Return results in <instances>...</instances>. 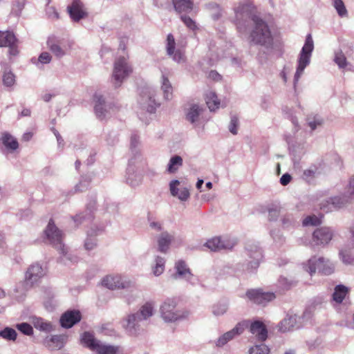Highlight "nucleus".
<instances>
[{
  "label": "nucleus",
  "mask_w": 354,
  "mask_h": 354,
  "mask_svg": "<svg viewBox=\"0 0 354 354\" xmlns=\"http://www.w3.org/2000/svg\"><path fill=\"white\" fill-rule=\"evenodd\" d=\"M245 326H247L245 322L239 323L232 330L225 333L218 338L216 342V346H223L230 340L233 339L236 335L242 333L244 330Z\"/></svg>",
  "instance_id": "16"
},
{
  "label": "nucleus",
  "mask_w": 354,
  "mask_h": 354,
  "mask_svg": "<svg viewBox=\"0 0 354 354\" xmlns=\"http://www.w3.org/2000/svg\"><path fill=\"white\" fill-rule=\"evenodd\" d=\"M206 104L211 111H214L220 106V100L218 99L216 93L209 91L205 96Z\"/></svg>",
  "instance_id": "27"
},
{
  "label": "nucleus",
  "mask_w": 354,
  "mask_h": 354,
  "mask_svg": "<svg viewBox=\"0 0 354 354\" xmlns=\"http://www.w3.org/2000/svg\"><path fill=\"white\" fill-rule=\"evenodd\" d=\"M278 282L279 286L283 290H288L293 285V282L286 277H280Z\"/></svg>",
  "instance_id": "47"
},
{
  "label": "nucleus",
  "mask_w": 354,
  "mask_h": 354,
  "mask_svg": "<svg viewBox=\"0 0 354 354\" xmlns=\"http://www.w3.org/2000/svg\"><path fill=\"white\" fill-rule=\"evenodd\" d=\"M339 255L344 263L350 265L354 264V257L351 255L350 252H348L347 251L341 250L339 252Z\"/></svg>",
  "instance_id": "45"
},
{
  "label": "nucleus",
  "mask_w": 354,
  "mask_h": 354,
  "mask_svg": "<svg viewBox=\"0 0 354 354\" xmlns=\"http://www.w3.org/2000/svg\"><path fill=\"white\" fill-rule=\"evenodd\" d=\"M1 142L8 150L15 151L19 147L17 139L8 133L2 134Z\"/></svg>",
  "instance_id": "25"
},
{
  "label": "nucleus",
  "mask_w": 354,
  "mask_h": 354,
  "mask_svg": "<svg viewBox=\"0 0 354 354\" xmlns=\"http://www.w3.org/2000/svg\"><path fill=\"white\" fill-rule=\"evenodd\" d=\"M174 240V237L168 232L162 233L158 239V250L161 252H166Z\"/></svg>",
  "instance_id": "22"
},
{
  "label": "nucleus",
  "mask_w": 354,
  "mask_h": 354,
  "mask_svg": "<svg viewBox=\"0 0 354 354\" xmlns=\"http://www.w3.org/2000/svg\"><path fill=\"white\" fill-rule=\"evenodd\" d=\"M314 48L313 41L312 36L309 34L307 35L305 44L301 49L300 57L299 59V64L297 71L295 75V80H298L300 77L304 70L310 62V57L311 53Z\"/></svg>",
  "instance_id": "3"
},
{
  "label": "nucleus",
  "mask_w": 354,
  "mask_h": 354,
  "mask_svg": "<svg viewBox=\"0 0 354 354\" xmlns=\"http://www.w3.org/2000/svg\"><path fill=\"white\" fill-rule=\"evenodd\" d=\"M321 124H322L321 122L314 121V122H309V126L310 127L312 130H315L317 125H321Z\"/></svg>",
  "instance_id": "58"
},
{
  "label": "nucleus",
  "mask_w": 354,
  "mask_h": 354,
  "mask_svg": "<svg viewBox=\"0 0 354 354\" xmlns=\"http://www.w3.org/2000/svg\"><path fill=\"white\" fill-rule=\"evenodd\" d=\"M17 328L23 334L26 335H31L33 333L32 327L27 323L18 324L16 326Z\"/></svg>",
  "instance_id": "42"
},
{
  "label": "nucleus",
  "mask_w": 354,
  "mask_h": 354,
  "mask_svg": "<svg viewBox=\"0 0 354 354\" xmlns=\"http://www.w3.org/2000/svg\"><path fill=\"white\" fill-rule=\"evenodd\" d=\"M165 268V261L161 257H158L156 259V264L153 268V272L156 276H158L162 274L164 271Z\"/></svg>",
  "instance_id": "43"
},
{
  "label": "nucleus",
  "mask_w": 354,
  "mask_h": 354,
  "mask_svg": "<svg viewBox=\"0 0 354 354\" xmlns=\"http://www.w3.org/2000/svg\"><path fill=\"white\" fill-rule=\"evenodd\" d=\"M177 301L176 299H167L160 308L161 316L165 322H175L182 315L176 310Z\"/></svg>",
  "instance_id": "6"
},
{
  "label": "nucleus",
  "mask_w": 354,
  "mask_h": 354,
  "mask_svg": "<svg viewBox=\"0 0 354 354\" xmlns=\"http://www.w3.org/2000/svg\"><path fill=\"white\" fill-rule=\"evenodd\" d=\"M47 45L50 50L58 57L64 56L66 52L71 48L70 42H68L67 47L64 44V40L57 39L55 37H50L48 38Z\"/></svg>",
  "instance_id": "11"
},
{
  "label": "nucleus",
  "mask_w": 354,
  "mask_h": 354,
  "mask_svg": "<svg viewBox=\"0 0 354 354\" xmlns=\"http://www.w3.org/2000/svg\"><path fill=\"white\" fill-rule=\"evenodd\" d=\"M162 89L163 91L165 99H170L172 95V86L169 80L165 76L162 77Z\"/></svg>",
  "instance_id": "36"
},
{
  "label": "nucleus",
  "mask_w": 354,
  "mask_h": 354,
  "mask_svg": "<svg viewBox=\"0 0 354 354\" xmlns=\"http://www.w3.org/2000/svg\"><path fill=\"white\" fill-rule=\"evenodd\" d=\"M172 3L176 11L179 13L189 12L194 7L193 0H172Z\"/></svg>",
  "instance_id": "21"
},
{
  "label": "nucleus",
  "mask_w": 354,
  "mask_h": 354,
  "mask_svg": "<svg viewBox=\"0 0 354 354\" xmlns=\"http://www.w3.org/2000/svg\"><path fill=\"white\" fill-rule=\"evenodd\" d=\"M179 181L176 180L170 183V191L173 196H177L181 201H187L189 197V192L187 188L178 189Z\"/></svg>",
  "instance_id": "20"
},
{
  "label": "nucleus",
  "mask_w": 354,
  "mask_h": 354,
  "mask_svg": "<svg viewBox=\"0 0 354 354\" xmlns=\"http://www.w3.org/2000/svg\"><path fill=\"white\" fill-rule=\"evenodd\" d=\"M278 214H279V212L278 210L277 209H272L269 212V216H270V219H272V217L274 216H278Z\"/></svg>",
  "instance_id": "59"
},
{
  "label": "nucleus",
  "mask_w": 354,
  "mask_h": 354,
  "mask_svg": "<svg viewBox=\"0 0 354 354\" xmlns=\"http://www.w3.org/2000/svg\"><path fill=\"white\" fill-rule=\"evenodd\" d=\"M202 111L197 104L192 105L187 113L186 119L191 123H194L198 120Z\"/></svg>",
  "instance_id": "29"
},
{
  "label": "nucleus",
  "mask_w": 354,
  "mask_h": 354,
  "mask_svg": "<svg viewBox=\"0 0 354 354\" xmlns=\"http://www.w3.org/2000/svg\"><path fill=\"white\" fill-rule=\"evenodd\" d=\"M254 27L250 35V42L254 44L266 45L272 41V37L270 28L262 19L257 16H253L252 18Z\"/></svg>",
  "instance_id": "1"
},
{
  "label": "nucleus",
  "mask_w": 354,
  "mask_h": 354,
  "mask_svg": "<svg viewBox=\"0 0 354 354\" xmlns=\"http://www.w3.org/2000/svg\"><path fill=\"white\" fill-rule=\"evenodd\" d=\"M348 188H347L346 193L348 196H335L333 198H330L329 201H327L326 204H322L321 206V209H323L324 212H328L329 211H332L333 209H337L342 207L348 200H354V198H351L350 194L348 193Z\"/></svg>",
  "instance_id": "14"
},
{
  "label": "nucleus",
  "mask_w": 354,
  "mask_h": 354,
  "mask_svg": "<svg viewBox=\"0 0 354 354\" xmlns=\"http://www.w3.org/2000/svg\"><path fill=\"white\" fill-rule=\"evenodd\" d=\"M183 159L179 156H174L171 158L168 164L167 171L170 174L175 173L182 166Z\"/></svg>",
  "instance_id": "31"
},
{
  "label": "nucleus",
  "mask_w": 354,
  "mask_h": 354,
  "mask_svg": "<svg viewBox=\"0 0 354 354\" xmlns=\"http://www.w3.org/2000/svg\"><path fill=\"white\" fill-rule=\"evenodd\" d=\"M95 245L96 244L95 243H93L88 240H87L84 244L86 249L88 250H92Z\"/></svg>",
  "instance_id": "55"
},
{
  "label": "nucleus",
  "mask_w": 354,
  "mask_h": 354,
  "mask_svg": "<svg viewBox=\"0 0 354 354\" xmlns=\"http://www.w3.org/2000/svg\"><path fill=\"white\" fill-rule=\"evenodd\" d=\"M205 185L209 189H212V183L211 182L207 183Z\"/></svg>",
  "instance_id": "64"
},
{
  "label": "nucleus",
  "mask_w": 354,
  "mask_h": 354,
  "mask_svg": "<svg viewBox=\"0 0 354 354\" xmlns=\"http://www.w3.org/2000/svg\"><path fill=\"white\" fill-rule=\"evenodd\" d=\"M291 180V176L288 174H283L280 178V183L283 185H288Z\"/></svg>",
  "instance_id": "53"
},
{
  "label": "nucleus",
  "mask_w": 354,
  "mask_h": 354,
  "mask_svg": "<svg viewBox=\"0 0 354 354\" xmlns=\"http://www.w3.org/2000/svg\"><path fill=\"white\" fill-rule=\"evenodd\" d=\"M67 9L71 18L75 21H79L87 15L80 0H73L71 5L68 6Z\"/></svg>",
  "instance_id": "15"
},
{
  "label": "nucleus",
  "mask_w": 354,
  "mask_h": 354,
  "mask_svg": "<svg viewBox=\"0 0 354 354\" xmlns=\"http://www.w3.org/2000/svg\"><path fill=\"white\" fill-rule=\"evenodd\" d=\"M316 171H317V168L315 167H314L313 168L306 169L304 171V174H303L304 178L306 180H309L310 178H314Z\"/></svg>",
  "instance_id": "50"
},
{
  "label": "nucleus",
  "mask_w": 354,
  "mask_h": 354,
  "mask_svg": "<svg viewBox=\"0 0 354 354\" xmlns=\"http://www.w3.org/2000/svg\"><path fill=\"white\" fill-rule=\"evenodd\" d=\"M81 342L84 346L93 350H95L97 344L100 343L95 339L93 335L89 332H84L82 334Z\"/></svg>",
  "instance_id": "28"
},
{
  "label": "nucleus",
  "mask_w": 354,
  "mask_h": 354,
  "mask_svg": "<svg viewBox=\"0 0 354 354\" xmlns=\"http://www.w3.org/2000/svg\"><path fill=\"white\" fill-rule=\"evenodd\" d=\"M270 349L265 344L256 345L250 349V354H269Z\"/></svg>",
  "instance_id": "38"
},
{
  "label": "nucleus",
  "mask_w": 354,
  "mask_h": 354,
  "mask_svg": "<svg viewBox=\"0 0 354 354\" xmlns=\"http://www.w3.org/2000/svg\"><path fill=\"white\" fill-rule=\"evenodd\" d=\"M51 98V95L50 94H46L44 95L43 99L46 102H48Z\"/></svg>",
  "instance_id": "62"
},
{
  "label": "nucleus",
  "mask_w": 354,
  "mask_h": 354,
  "mask_svg": "<svg viewBox=\"0 0 354 354\" xmlns=\"http://www.w3.org/2000/svg\"><path fill=\"white\" fill-rule=\"evenodd\" d=\"M236 243L237 241L235 239L230 238L221 239L216 236L208 240L205 246L211 251L217 252L221 250H232Z\"/></svg>",
  "instance_id": "8"
},
{
  "label": "nucleus",
  "mask_w": 354,
  "mask_h": 354,
  "mask_svg": "<svg viewBox=\"0 0 354 354\" xmlns=\"http://www.w3.org/2000/svg\"><path fill=\"white\" fill-rule=\"evenodd\" d=\"M32 133L28 132V133H26L24 134L22 139L24 141H28L32 138Z\"/></svg>",
  "instance_id": "56"
},
{
  "label": "nucleus",
  "mask_w": 354,
  "mask_h": 354,
  "mask_svg": "<svg viewBox=\"0 0 354 354\" xmlns=\"http://www.w3.org/2000/svg\"><path fill=\"white\" fill-rule=\"evenodd\" d=\"M333 234L328 227H320L315 230L313 234V241L317 245L328 244L332 239Z\"/></svg>",
  "instance_id": "13"
},
{
  "label": "nucleus",
  "mask_w": 354,
  "mask_h": 354,
  "mask_svg": "<svg viewBox=\"0 0 354 354\" xmlns=\"http://www.w3.org/2000/svg\"><path fill=\"white\" fill-rule=\"evenodd\" d=\"M132 71V68L129 64L127 58L124 57H120L117 58L114 63L112 75L115 86H120L122 81L127 77Z\"/></svg>",
  "instance_id": "2"
},
{
  "label": "nucleus",
  "mask_w": 354,
  "mask_h": 354,
  "mask_svg": "<svg viewBox=\"0 0 354 354\" xmlns=\"http://www.w3.org/2000/svg\"><path fill=\"white\" fill-rule=\"evenodd\" d=\"M333 5L340 17L347 15V10L342 0H333Z\"/></svg>",
  "instance_id": "37"
},
{
  "label": "nucleus",
  "mask_w": 354,
  "mask_h": 354,
  "mask_svg": "<svg viewBox=\"0 0 354 354\" xmlns=\"http://www.w3.org/2000/svg\"><path fill=\"white\" fill-rule=\"evenodd\" d=\"M82 319V315L79 310H73L66 311L60 317V324L63 328H70Z\"/></svg>",
  "instance_id": "12"
},
{
  "label": "nucleus",
  "mask_w": 354,
  "mask_h": 354,
  "mask_svg": "<svg viewBox=\"0 0 354 354\" xmlns=\"http://www.w3.org/2000/svg\"><path fill=\"white\" fill-rule=\"evenodd\" d=\"M0 46L8 47L9 53L12 55H16L17 50V39L12 32L0 31Z\"/></svg>",
  "instance_id": "10"
},
{
  "label": "nucleus",
  "mask_w": 354,
  "mask_h": 354,
  "mask_svg": "<svg viewBox=\"0 0 354 354\" xmlns=\"http://www.w3.org/2000/svg\"><path fill=\"white\" fill-rule=\"evenodd\" d=\"M32 323L34 326L40 330L50 332L53 330L52 324L50 322H45L41 318H35Z\"/></svg>",
  "instance_id": "33"
},
{
  "label": "nucleus",
  "mask_w": 354,
  "mask_h": 354,
  "mask_svg": "<svg viewBox=\"0 0 354 354\" xmlns=\"http://www.w3.org/2000/svg\"><path fill=\"white\" fill-rule=\"evenodd\" d=\"M143 319H147L153 313V304L151 302H147L141 306L139 312Z\"/></svg>",
  "instance_id": "34"
},
{
  "label": "nucleus",
  "mask_w": 354,
  "mask_h": 354,
  "mask_svg": "<svg viewBox=\"0 0 354 354\" xmlns=\"http://www.w3.org/2000/svg\"><path fill=\"white\" fill-rule=\"evenodd\" d=\"M246 296L254 304L266 305L276 297L272 292H265L262 289H250L246 292Z\"/></svg>",
  "instance_id": "7"
},
{
  "label": "nucleus",
  "mask_w": 354,
  "mask_h": 354,
  "mask_svg": "<svg viewBox=\"0 0 354 354\" xmlns=\"http://www.w3.org/2000/svg\"><path fill=\"white\" fill-rule=\"evenodd\" d=\"M305 270L309 272L310 275L315 274L317 270L323 274L328 275L333 273L334 268L328 260H326L323 257L318 259L313 257L308 260L305 266Z\"/></svg>",
  "instance_id": "4"
},
{
  "label": "nucleus",
  "mask_w": 354,
  "mask_h": 354,
  "mask_svg": "<svg viewBox=\"0 0 354 354\" xmlns=\"http://www.w3.org/2000/svg\"><path fill=\"white\" fill-rule=\"evenodd\" d=\"M95 102V112L97 117L103 119L105 116L106 110L104 109L105 101L102 95L95 94L93 97Z\"/></svg>",
  "instance_id": "23"
},
{
  "label": "nucleus",
  "mask_w": 354,
  "mask_h": 354,
  "mask_svg": "<svg viewBox=\"0 0 354 354\" xmlns=\"http://www.w3.org/2000/svg\"><path fill=\"white\" fill-rule=\"evenodd\" d=\"M176 269L177 270V273L179 275H186L187 274H190L189 269L187 267V265L185 261L180 260L176 263Z\"/></svg>",
  "instance_id": "39"
},
{
  "label": "nucleus",
  "mask_w": 354,
  "mask_h": 354,
  "mask_svg": "<svg viewBox=\"0 0 354 354\" xmlns=\"http://www.w3.org/2000/svg\"><path fill=\"white\" fill-rule=\"evenodd\" d=\"M137 142V136H133L131 137V145L135 146V143Z\"/></svg>",
  "instance_id": "63"
},
{
  "label": "nucleus",
  "mask_w": 354,
  "mask_h": 354,
  "mask_svg": "<svg viewBox=\"0 0 354 354\" xmlns=\"http://www.w3.org/2000/svg\"><path fill=\"white\" fill-rule=\"evenodd\" d=\"M239 120L237 117L233 116L231 118V121L229 125L230 131L234 134H237V129H238Z\"/></svg>",
  "instance_id": "48"
},
{
  "label": "nucleus",
  "mask_w": 354,
  "mask_h": 354,
  "mask_svg": "<svg viewBox=\"0 0 354 354\" xmlns=\"http://www.w3.org/2000/svg\"><path fill=\"white\" fill-rule=\"evenodd\" d=\"M43 274L42 267L38 263L33 264L26 273V280L32 283L37 281Z\"/></svg>",
  "instance_id": "19"
},
{
  "label": "nucleus",
  "mask_w": 354,
  "mask_h": 354,
  "mask_svg": "<svg viewBox=\"0 0 354 354\" xmlns=\"http://www.w3.org/2000/svg\"><path fill=\"white\" fill-rule=\"evenodd\" d=\"M98 354H123L119 346L101 344H97L95 350Z\"/></svg>",
  "instance_id": "24"
},
{
  "label": "nucleus",
  "mask_w": 354,
  "mask_h": 354,
  "mask_svg": "<svg viewBox=\"0 0 354 354\" xmlns=\"http://www.w3.org/2000/svg\"><path fill=\"white\" fill-rule=\"evenodd\" d=\"M3 83L6 86H12L15 83V76L11 72H5L3 75Z\"/></svg>",
  "instance_id": "41"
},
{
  "label": "nucleus",
  "mask_w": 354,
  "mask_h": 354,
  "mask_svg": "<svg viewBox=\"0 0 354 354\" xmlns=\"http://www.w3.org/2000/svg\"><path fill=\"white\" fill-rule=\"evenodd\" d=\"M203 184V180H198V182L196 183V187L197 189H200L202 187Z\"/></svg>",
  "instance_id": "61"
},
{
  "label": "nucleus",
  "mask_w": 354,
  "mask_h": 354,
  "mask_svg": "<svg viewBox=\"0 0 354 354\" xmlns=\"http://www.w3.org/2000/svg\"><path fill=\"white\" fill-rule=\"evenodd\" d=\"M209 76L212 77L215 80L216 79V77H220L219 74H218L215 71H211L210 74H209Z\"/></svg>",
  "instance_id": "60"
},
{
  "label": "nucleus",
  "mask_w": 354,
  "mask_h": 354,
  "mask_svg": "<svg viewBox=\"0 0 354 354\" xmlns=\"http://www.w3.org/2000/svg\"><path fill=\"white\" fill-rule=\"evenodd\" d=\"M227 310L225 305H215L213 306L212 312L216 315H221L224 314Z\"/></svg>",
  "instance_id": "49"
},
{
  "label": "nucleus",
  "mask_w": 354,
  "mask_h": 354,
  "mask_svg": "<svg viewBox=\"0 0 354 354\" xmlns=\"http://www.w3.org/2000/svg\"><path fill=\"white\" fill-rule=\"evenodd\" d=\"M138 315V314H133V315H131L128 317V319H127V328H129V329H131V328H133L135 327V322H136L137 320V315Z\"/></svg>",
  "instance_id": "51"
},
{
  "label": "nucleus",
  "mask_w": 354,
  "mask_h": 354,
  "mask_svg": "<svg viewBox=\"0 0 354 354\" xmlns=\"http://www.w3.org/2000/svg\"><path fill=\"white\" fill-rule=\"evenodd\" d=\"M44 234L50 244L64 252V244L62 243L64 234L55 225L54 221L51 218L44 230Z\"/></svg>",
  "instance_id": "5"
},
{
  "label": "nucleus",
  "mask_w": 354,
  "mask_h": 354,
  "mask_svg": "<svg viewBox=\"0 0 354 354\" xmlns=\"http://www.w3.org/2000/svg\"><path fill=\"white\" fill-rule=\"evenodd\" d=\"M176 48V41L174 37L172 34L169 33L167 37V44H166V50L167 53L171 56L174 60L180 62L184 60V54L182 53L180 50H175Z\"/></svg>",
  "instance_id": "17"
},
{
  "label": "nucleus",
  "mask_w": 354,
  "mask_h": 354,
  "mask_svg": "<svg viewBox=\"0 0 354 354\" xmlns=\"http://www.w3.org/2000/svg\"><path fill=\"white\" fill-rule=\"evenodd\" d=\"M102 285L110 290L126 288L131 286V281L123 280L118 274H109L104 277L102 280Z\"/></svg>",
  "instance_id": "9"
},
{
  "label": "nucleus",
  "mask_w": 354,
  "mask_h": 354,
  "mask_svg": "<svg viewBox=\"0 0 354 354\" xmlns=\"http://www.w3.org/2000/svg\"><path fill=\"white\" fill-rule=\"evenodd\" d=\"M0 336L6 340L15 341L17 339V332L13 328L6 327L0 331Z\"/></svg>",
  "instance_id": "35"
},
{
  "label": "nucleus",
  "mask_w": 354,
  "mask_h": 354,
  "mask_svg": "<svg viewBox=\"0 0 354 354\" xmlns=\"http://www.w3.org/2000/svg\"><path fill=\"white\" fill-rule=\"evenodd\" d=\"M150 226L151 227L156 229L158 231H160L162 229L161 225L160 223H156V222L151 223Z\"/></svg>",
  "instance_id": "57"
},
{
  "label": "nucleus",
  "mask_w": 354,
  "mask_h": 354,
  "mask_svg": "<svg viewBox=\"0 0 354 354\" xmlns=\"http://www.w3.org/2000/svg\"><path fill=\"white\" fill-rule=\"evenodd\" d=\"M321 223V220L315 215L308 216L303 220V225L308 226L313 225L316 226Z\"/></svg>",
  "instance_id": "40"
},
{
  "label": "nucleus",
  "mask_w": 354,
  "mask_h": 354,
  "mask_svg": "<svg viewBox=\"0 0 354 354\" xmlns=\"http://www.w3.org/2000/svg\"><path fill=\"white\" fill-rule=\"evenodd\" d=\"M349 292V288L344 285H337L333 294V300L338 304L342 302Z\"/></svg>",
  "instance_id": "26"
},
{
  "label": "nucleus",
  "mask_w": 354,
  "mask_h": 354,
  "mask_svg": "<svg viewBox=\"0 0 354 354\" xmlns=\"http://www.w3.org/2000/svg\"><path fill=\"white\" fill-rule=\"evenodd\" d=\"M296 320L292 317L283 319L279 325V330L282 333L290 330L295 326Z\"/></svg>",
  "instance_id": "32"
},
{
  "label": "nucleus",
  "mask_w": 354,
  "mask_h": 354,
  "mask_svg": "<svg viewBox=\"0 0 354 354\" xmlns=\"http://www.w3.org/2000/svg\"><path fill=\"white\" fill-rule=\"evenodd\" d=\"M38 60L42 64H48L51 61V56L47 52H44L39 55Z\"/></svg>",
  "instance_id": "52"
},
{
  "label": "nucleus",
  "mask_w": 354,
  "mask_h": 354,
  "mask_svg": "<svg viewBox=\"0 0 354 354\" xmlns=\"http://www.w3.org/2000/svg\"><path fill=\"white\" fill-rule=\"evenodd\" d=\"M348 193L351 198H354V178L349 181Z\"/></svg>",
  "instance_id": "54"
},
{
  "label": "nucleus",
  "mask_w": 354,
  "mask_h": 354,
  "mask_svg": "<svg viewBox=\"0 0 354 354\" xmlns=\"http://www.w3.org/2000/svg\"><path fill=\"white\" fill-rule=\"evenodd\" d=\"M64 345V337L62 335H53L50 337L48 346L51 349L59 350Z\"/></svg>",
  "instance_id": "30"
},
{
  "label": "nucleus",
  "mask_w": 354,
  "mask_h": 354,
  "mask_svg": "<svg viewBox=\"0 0 354 354\" xmlns=\"http://www.w3.org/2000/svg\"><path fill=\"white\" fill-rule=\"evenodd\" d=\"M335 62L339 68H344L346 66V58L342 53L335 55Z\"/></svg>",
  "instance_id": "46"
},
{
  "label": "nucleus",
  "mask_w": 354,
  "mask_h": 354,
  "mask_svg": "<svg viewBox=\"0 0 354 354\" xmlns=\"http://www.w3.org/2000/svg\"><path fill=\"white\" fill-rule=\"evenodd\" d=\"M250 331L255 335L259 341H265L268 337V330L265 324L260 321H255L251 324Z\"/></svg>",
  "instance_id": "18"
},
{
  "label": "nucleus",
  "mask_w": 354,
  "mask_h": 354,
  "mask_svg": "<svg viewBox=\"0 0 354 354\" xmlns=\"http://www.w3.org/2000/svg\"><path fill=\"white\" fill-rule=\"evenodd\" d=\"M180 19L189 29L192 30H196L198 29L196 23L189 17L181 15Z\"/></svg>",
  "instance_id": "44"
}]
</instances>
